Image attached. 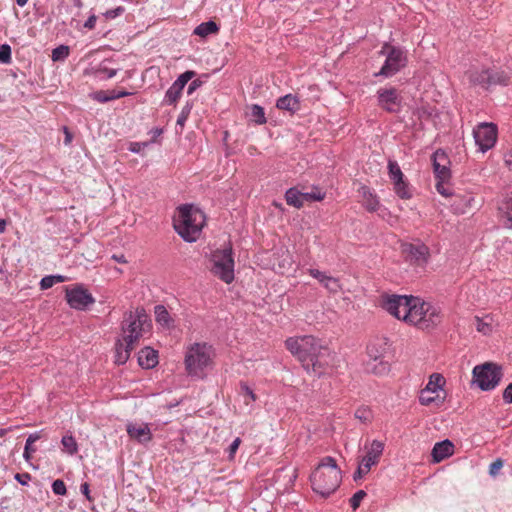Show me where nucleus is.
Wrapping results in <instances>:
<instances>
[{"label": "nucleus", "mask_w": 512, "mask_h": 512, "mask_svg": "<svg viewBox=\"0 0 512 512\" xmlns=\"http://www.w3.org/2000/svg\"><path fill=\"white\" fill-rule=\"evenodd\" d=\"M285 346L308 374L320 378L328 373L332 355L320 339L312 335L290 337L285 341Z\"/></svg>", "instance_id": "obj_1"}, {"label": "nucleus", "mask_w": 512, "mask_h": 512, "mask_svg": "<svg viewBox=\"0 0 512 512\" xmlns=\"http://www.w3.org/2000/svg\"><path fill=\"white\" fill-rule=\"evenodd\" d=\"M205 214L192 204L178 207V215L173 218V227L178 235L186 242H195L205 224Z\"/></svg>", "instance_id": "obj_2"}, {"label": "nucleus", "mask_w": 512, "mask_h": 512, "mask_svg": "<svg viewBox=\"0 0 512 512\" xmlns=\"http://www.w3.org/2000/svg\"><path fill=\"white\" fill-rule=\"evenodd\" d=\"M465 77L472 87L489 90L493 86H508L512 82V73L502 67H472L465 72Z\"/></svg>", "instance_id": "obj_3"}, {"label": "nucleus", "mask_w": 512, "mask_h": 512, "mask_svg": "<svg viewBox=\"0 0 512 512\" xmlns=\"http://www.w3.org/2000/svg\"><path fill=\"white\" fill-rule=\"evenodd\" d=\"M146 326L150 327V320L143 308H137L135 312H129L125 315L122 322V331L124 333L123 341L129 346L134 345L143 336Z\"/></svg>", "instance_id": "obj_4"}, {"label": "nucleus", "mask_w": 512, "mask_h": 512, "mask_svg": "<svg viewBox=\"0 0 512 512\" xmlns=\"http://www.w3.org/2000/svg\"><path fill=\"white\" fill-rule=\"evenodd\" d=\"M210 346L206 343H194L185 355V368L192 377L203 378L204 370L211 363Z\"/></svg>", "instance_id": "obj_5"}, {"label": "nucleus", "mask_w": 512, "mask_h": 512, "mask_svg": "<svg viewBox=\"0 0 512 512\" xmlns=\"http://www.w3.org/2000/svg\"><path fill=\"white\" fill-rule=\"evenodd\" d=\"M379 53L386 55V59L381 69L374 73V77L382 76L384 78H390L407 65L408 59L406 52L399 46L385 43Z\"/></svg>", "instance_id": "obj_6"}, {"label": "nucleus", "mask_w": 512, "mask_h": 512, "mask_svg": "<svg viewBox=\"0 0 512 512\" xmlns=\"http://www.w3.org/2000/svg\"><path fill=\"white\" fill-rule=\"evenodd\" d=\"M342 480L341 470L321 471L314 470L310 475L312 490L322 498L330 497L340 486Z\"/></svg>", "instance_id": "obj_7"}, {"label": "nucleus", "mask_w": 512, "mask_h": 512, "mask_svg": "<svg viewBox=\"0 0 512 512\" xmlns=\"http://www.w3.org/2000/svg\"><path fill=\"white\" fill-rule=\"evenodd\" d=\"M473 383H475L482 391H490L495 389L502 377V367L493 362H485L473 368Z\"/></svg>", "instance_id": "obj_8"}, {"label": "nucleus", "mask_w": 512, "mask_h": 512, "mask_svg": "<svg viewBox=\"0 0 512 512\" xmlns=\"http://www.w3.org/2000/svg\"><path fill=\"white\" fill-rule=\"evenodd\" d=\"M210 271L226 284L234 280V258L231 247L216 250L211 255Z\"/></svg>", "instance_id": "obj_9"}, {"label": "nucleus", "mask_w": 512, "mask_h": 512, "mask_svg": "<svg viewBox=\"0 0 512 512\" xmlns=\"http://www.w3.org/2000/svg\"><path fill=\"white\" fill-rule=\"evenodd\" d=\"M65 298L68 305L75 310H86L95 302L93 295L82 284L73 288H65Z\"/></svg>", "instance_id": "obj_10"}, {"label": "nucleus", "mask_w": 512, "mask_h": 512, "mask_svg": "<svg viewBox=\"0 0 512 512\" xmlns=\"http://www.w3.org/2000/svg\"><path fill=\"white\" fill-rule=\"evenodd\" d=\"M383 450V442L379 440L372 441L370 449L368 450L367 454L363 457L362 461L358 465L357 470L353 474L354 481L362 479L363 476L370 471L371 467L379 462V458L382 455Z\"/></svg>", "instance_id": "obj_11"}, {"label": "nucleus", "mask_w": 512, "mask_h": 512, "mask_svg": "<svg viewBox=\"0 0 512 512\" xmlns=\"http://www.w3.org/2000/svg\"><path fill=\"white\" fill-rule=\"evenodd\" d=\"M473 136L479 150L481 152H486L496 143L497 126L493 123H480L476 128H474Z\"/></svg>", "instance_id": "obj_12"}, {"label": "nucleus", "mask_w": 512, "mask_h": 512, "mask_svg": "<svg viewBox=\"0 0 512 512\" xmlns=\"http://www.w3.org/2000/svg\"><path fill=\"white\" fill-rule=\"evenodd\" d=\"M402 252L406 259L417 266H424L430 258V249L424 243H404L402 244Z\"/></svg>", "instance_id": "obj_13"}, {"label": "nucleus", "mask_w": 512, "mask_h": 512, "mask_svg": "<svg viewBox=\"0 0 512 512\" xmlns=\"http://www.w3.org/2000/svg\"><path fill=\"white\" fill-rule=\"evenodd\" d=\"M401 100V96L394 87L381 88L377 91L378 105L389 113H396L399 111Z\"/></svg>", "instance_id": "obj_14"}, {"label": "nucleus", "mask_w": 512, "mask_h": 512, "mask_svg": "<svg viewBox=\"0 0 512 512\" xmlns=\"http://www.w3.org/2000/svg\"><path fill=\"white\" fill-rule=\"evenodd\" d=\"M450 159L443 149L436 150L432 155V165L436 179L450 180Z\"/></svg>", "instance_id": "obj_15"}, {"label": "nucleus", "mask_w": 512, "mask_h": 512, "mask_svg": "<svg viewBox=\"0 0 512 512\" xmlns=\"http://www.w3.org/2000/svg\"><path fill=\"white\" fill-rule=\"evenodd\" d=\"M414 301L411 296L406 295H387L383 297L382 307L397 319H401L400 307L404 308Z\"/></svg>", "instance_id": "obj_16"}, {"label": "nucleus", "mask_w": 512, "mask_h": 512, "mask_svg": "<svg viewBox=\"0 0 512 512\" xmlns=\"http://www.w3.org/2000/svg\"><path fill=\"white\" fill-rule=\"evenodd\" d=\"M415 301H411L408 305L406 315L403 316V321L409 324H413L420 328L421 321L425 318V308L427 302L421 301L420 298L411 296Z\"/></svg>", "instance_id": "obj_17"}, {"label": "nucleus", "mask_w": 512, "mask_h": 512, "mask_svg": "<svg viewBox=\"0 0 512 512\" xmlns=\"http://www.w3.org/2000/svg\"><path fill=\"white\" fill-rule=\"evenodd\" d=\"M454 453V445L448 440L437 442L431 452L432 462L439 463Z\"/></svg>", "instance_id": "obj_18"}, {"label": "nucleus", "mask_w": 512, "mask_h": 512, "mask_svg": "<svg viewBox=\"0 0 512 512\" xmlns=\"http://www.w3.org/2000/svg\"><path fill=\"white\" fill-rule=\"evenodd\" d=\"M425 308V318L421 321L420 329H430L437 326L441 320V310L439 307L427 303Z\"/></svg>", "instance_id": "obj_19"}, {"label": "nucleus", "mask_w": 512, "mask_h": 512, "mask_svg": "<svg viewBox=\"0 0 512 512\" xmlns=\"http://www.w3.org/2000/svg\"><path fill=\"white\" fill-rule=\"evenodd\" d=\"M138 364L143 369H152L158 364V351L146 346L138 352Z\"/></svg>", "instance_id": "obj_20"}, {"label": "nucleus", "mask_w": 512, "mask_h": 512, "mask_svg": "<svg viewBox=\"0 0 512 512\" xmlns=\"http://www.w3.org/2000/svg\"><path fill=\"white\" fill-rule=\"evenodd\" d=\"M127 433L132 438L140 443H146L151 441L152 434L147 424L137 426L136 424H127Z\"/></svg>", "instance_id": "obj_21"}, {"label": "nucleus", "mask_w": 512, "mask_h": 512, "mask_svg": "<svg viewBox=\"0 0 512 512\" xmlns=\"http://www.w3.org/2000/svg\"><path fill=\"white\" fill-rule=\"evenodd\" d=\"M276 107L280 110L295 113L300 109V101L296 95L287 94L277 100Z\"/></svg>", "instance_id": "obj_22"}, {"label": "nucleus", "mask_w": 512, "mask_h": 512, "mask_svg": "<svg viewBox=\"0 0 512 512\" xmlns=\"http://www.w3.org/2000/svg\"><path fill=\"white\" fill-rule=\"evenodd\" d=\"M134 345L129 346L128 343H123L118 339L115 343V363L118 365L125 364L130 357Z\"/></svg>", "instance_id": "obj_23"}, {"label": "nucleus", "mask_w": 512, "mask_h": 512, "mask_svg": "<svg viewBox=\"0 0 512 512\" xmlns=\"http://www.w3.org/2000/svg\"><path fill=\"white\" fill-rule=\"evenodd\" d=\"M155 321L165 328H170L174 324V320L171 318L168 310L164 305H156L154 307Z\"/></svg>", "instance_id": "obj_24"}, {"label": "nucleus", "mask_w": 512, "mask_h": 512, "mask_svg": "<svg viewBox=\"0 0 512 512\" xmlns=\"http://www.w3.org/2000/svg\"><path fill=\"white\" fill-rule=\"evenodd\" d=\"M285 200L288 205L300 209L304 206L303 192L291 187L285 192Z\"/></svg>", "instance_id": "obj_25"}, {"label": "nucleus", "mask_w": 512, "mask_h": 512, "mask_svg": "<svg viewBox=\"0 0 512 512\" xmlns=\"http://www.w3.org/2000/svg\"><path fill=\"white\" fill-rule=\"evenodd\" d=\"M219 31V26L215 21L209 20L206 22H202L194 29V34L200 37H207L211 34L217 33Z\"/></svg>", "instance_id": "obj_26"}, {"label": "nucleus", "mask_w": 512, "mask_h": 512, "mask_svg": "<svg viewBox=\"0 0 512 512\" xmlns=\"http://www.w3.org/2000/svg\"><path fill=\"white\" fill-rule=\"evenodd\" d=\"M444 384H445L444 377L439 373H433L429 377V381H428L427 385L425 386L424 390L430 391V393H436L442 389Z\"/></svg>", "instance_id": "obj_27"}, {"label": "nucleus", "mask_w": 512, "mask_h": 512, "mask_svg": "<svg viewBox=\"0 0 512 512\" xmlns=\"http://www.w3.org/2000/svg\"><path fill=\"white\" fill-rule=\"evenodd\" d=\"M393 185L395 193L401 199H410L412 197L409 183L405 181V179H402L399 182H394Z\"/></svg>", "instance_id": "obj_28"}, {"label": "nucleus", "mask_w": 512, "mask_h": 512, "mask_svg": "<svg viewBox=\"0 0 512 512\" xmlns=\"http://www.w3.org/2000/svg\"><path fill=\"white\" fill-rule=\"evenodd\" d=\"M432 393L430 391H426L424 389L421 390L419 395V402L423 406H429L432 403H436L438 406L444 402V397H440L439 395L431 396Z\"/></svg>", "instance_id": "obj_29"}, {"label": "nucleus", "mask_w": 512, "mask_h": 512, "mask_svg": "<svg viewBox=\"0 0 512 512\" xmlns=\"http://www.w3.org/2000/svg\"><path fill=\"white\" fill-rule=\"evenodd\" d=\"M61 444L64 451L69 455H75L78 452V444L72 434L63 436L61 439Z\"/></svg>", "instance_id": "obj_30"}, {"label": "nucleus", "mask_w": 512, "mask_h": 512, "mask_svg": "<svg viewBox=\"0 0 512 512\" xmlns=\"http://www.w3.org/2000/svg\"><path fill=\"white\" fill-rule=\"evenodd\" d=\"M181 95L182 90H180L179 88H175V85L172 84L165 93L163 103L167 105H175L178 99L181 97Z\"/></svg>", "instance_id": "obj_31"}, {"label": "nucleus", "mask_w": 512, "mask_h": 512, "mask_svg": "<svg viewBox=\"0 0 512 512\" xmlns=\"http://www.w3.org/2000/svg\"><path fill=\"white\" fill-rule=\"evenodd\" d=\"M388 173L393 183L404 179V174L402 173L400 166L395 160L390 159L388 161Z\"/></svg>", "instance_id": "obj_32"}, {"label": "nucleus", "mask_w": 512, "mask_h": 512, "mask_svg": "<svg viewBox=\"0 0 512 512\" xmlns=\"http://www.w3.org/2000/svg\"><path fill=\"white\" fill-rule=\"evenodd\" d=\"M364 190V198H365V207L368 211L374 212L379 207V201L375 195H373L366 187H363Z\"/></svg>", "instance_id": "obj_33"}, {"label": "nucleus", "mask_w": 512, "mask_h": 512, "mask_svg": "<svg viewBox=\"0 0 512 512\" xmlns=\"http://www.w3.org/2000/svg\"><path fill=\"white\" fill-rule=\"evenodd\" d=\"M315 470L321 471H329V470H340V468L337 465L336 460L331 456H325L321 459L318 466L315 468Z\"/></svg>", "instance_id": "obj_34"}, {"label": "nucleus", "mask_w": 512, "mask_h": 512, "mask_svg": "<svg viewBox=\"0 0 512 512\" xmlns=\"http://www.w3.org/2000/svg\"><path fill=\"white\" fill-rule=\"evenodd\" d=\"M196 76V72L193 70H187L180 74L178 78L173 82L175 88H179L183 91L186 84Z\"/></svg>", "instance_id": "obj_35"}, {"label": "nucleus", "mask_w": 512, "mask_h": 512, "mask_svg": "<svg viewBox=\"0 0 512 512\" xmlns=\"http://www.w3.org/2000/svg\"><path fill=\"white\" fill-rule=\"evenodd\" d=\"M251 117H252V120L258 125L265 124L267 121L266 117H265L264 108L258 104L252 105Z\"/></svg>", "instance_id": "obj_36"}, {"label": "nucleus", "mask_w": 512, "mask_h": 512, "mask_svg": "<svg viewBox=\"0 0 512 512\" xmlns=\"http://www.w3.org/2000/svg\"><path fill=\"white\" fill-rule=\"evenodd\" d=\"M193 108V102L192 101H187L185 103V105L183 106L178 118H177V121H176V126H180L181 127V130L183 129V127L185 126V123L191 113V110Z\"/></svg>", "instance_id": "obj_37"}, {"label": "nucleus", "mask_w": 512, "mask_h": 512, "mask_svg": "<svg viewBox=\"0 0 512 512\" xmlns=\"http://www.w3.org/2000/svg\"><path fill=\"white\" fill-rule=\"evenodd\" d=\"M70 53V48L67 45H59L52 50L51 58L54 62L64 61Z\"/></svg>", "instance_id": "obj_38"}, {"label": "nucleus", "mask_w": 512, "mask_h": 512, "mask_svg": "<svg viewBox=\"0 0 512 512\" xmlns=\"http://www.w3.org/2000/svg\"><path fill=\"white\" fill-rule=\"evenodd\" d=\"M329 292H332V293H337L340 289H341V286H340V283H339V280L332 277V276H328L325 280L321 281L320 282Z\"/></svg>", "instance_id": "obj_39"}, {"label": "nucleus", "mask_w": 512, "mask_h": 512, "mask_svg": "<svg viewBox=\"0 0 512 512\" xmlns=\"http://www.w3.org/2000/svg\"><path fill=\"white\" fill-rule=\"evenodd\" d=\"M355 418L359 419L363 423L370 422L372 419V412L368 407H359L355 411Z\"/></svg>", "instance_id": "obj_40"}, {"label": "nucleus", "mask_w": 512, "mask_h": 512, "mask_svg": "<svg viewBox=\"0 0 512 512\" xmlns=\"http://www.w3.org/2000/svg\"><path fill=\"white\" fill-rule=\"evenodd\" d=\"M12 51L11 47L8 44H1L0 45V63L2 64H9L12 60Z\"/></svg>", "instance_id": "obj_41"}, {"label": "nucleus", "mask_w": 512, "mask_h": 512, "mask_svg": "<svg viewBox=\"0 0 512 512\" xmlns=\"http://www.w3.org/2000/svg\"><path fill=\"white\" fill-rule=\"evenodd\" d=\"M475 326L476 330L484 335H488L492 332L491 325L478 316H475Z\"/></svg>", "instance_id": "obj_42"}, {"label": "nucleus", "mask_w": 512, "mask_h": 512, "mask_svg": "<svg viewBox=\"0 0 512 512\" xmlns=\"http://www.w3.org/2000/svg\"><path fill=\"white\" fill-rule=\"evenodd\" d=\"M448 181L449 180L437 179V183L435 185L437 192L444 197H451L453 195V192L451 191V189L446 186Z\"/></svg>", "instance_id": "obj_43"}, {"label": "nucleus", "mask_w": 512, "mask_h": 512, "mask_svg": "<svg viewBox=\"0 0 512 512\" xmlns=\"http://www.w3.org/2000/svg\"><path fill=\"white\" fill-rule=\"evenodd\" d=\"M366 492L364 490H358L354 495L350 498L349 503L353 510H356L361 501L365 498Z\"/></svg>", "instance_id": "obj_44"}, {"label": "nucleus", "mask_w": 512, "mask_h": 512, "mask_svg": "<svg viewBox=\"0 0 512 512\" xmlns=\"http://www.w3.org/2000/svg\"><path fill=\"white\" fill-rule=\"evenodd\" d=\"M52 491L55 495L64 496L67 493L64 481L61 479H56L55 481H53Z\"/></svg>", "instance_id": "obj_45"}, {"label": "nucleus", "mask_w": 512, "mask_h": 512, "mask_svg": "<svg viewBox=\"0 0 512 512\" xmlns=\"http://www.w3.org/2000/svg\"><path fill=\"white\" fill-rule=\"evenodd\" d=\"M90 97L100 103H106L108 101H111V98H109V91L104 90H98L90 94Z\"/></svg>", "instance_id": "obj_46"}, {"label": "nucleus", "mask_w": 512, "mask_h": 512, "mask_svg": "<svg viewBox=\"0 0 512 512\" xmlns=\"http://www.w3.org/2000/svg\"><path fill=\"white\" fill-rule=\"evenodd\" d=\"M503 465L504 461L501 458H497L496 460H494L489 466L490 476L495 477L498 474L499 470L503 467Z\"/></svg>", "instance_id": "obj_47"}, {"label": "nucleus", "mask_w": 512, "mask_h": 512, "mask_svg": "<svg viewBox=\"0 0 512 512\" xmlns=\"http://www.w3.org/2000/svg\"><path fill=\"white\" fill-rule=\"evenodd\" d=\"M324 198V194L321 192H306L303 193V200L304 202H311V201H321Z\"/></svg>", "instance_id": "obj_48"}, {"label": "nucleus", "mask_w": 512, "mask_h": 512, "mask_svg": "<svg viewBox=\"0 0 512 512\" xmlns=\"http://www.w3.org/2000/svg\"><path fill=\"white\" fill-rule=\"evenodd\" d=\"M124 12H125V8L123 6H118V7L114 8V9L107 10L104 13V16L107 19H114V18L122 15Z\"/></svg>", "instance_id": "obj_49"}, {"label": "nucleus", "mask_w": 512, "mask_h": 512, "mask_svg": "<svg viewBox=\"0 0 512 512\" xmlns=\"http://www.w3.org/2000/svg\"><path fill=\"white\" fill-rule=\"evenodd\" d=\"M31 475L27 472L25 473H16L14 475V479L20 484V485H23V486H26L28 485L29 481L31 480Z\"/></svg>", "instance_id": "obj_50"}, {"label": "nucleus", "mask_w": 512, "mask_h": 512, "mask_svg": "<svg viewBox=\"0 0 512 512\" xmlns=\"http://www.w3.org/2000/svg\"><path fill=\"white\" fill-rule=\"evenodd\" d=\"M133 93L132 92H128L126 90H110L109 91V98H111V100H115V99H119V98H122V97H126V96H130L132 95Z\"/></svg>", "instance_id": "obj_51"}, {"label": "nucleus", "mask_w": 512, "mask_h": 512, "mask_svg": "<svg viewBox=\"0 0 512 512\" xmlns=\"http://www.w3.org/2000/svg\"><path fill=\"white\" fill-rule=\"evenodd\" d=\"M241 392L250 398L251 401L256 400V395L253 390L247 385V383L241 382L240 384Z\"/></svg>", "instance_id": "obj_52"}, {"label": "nucleus", "mask_w": 512, "mask_h": 512, "mask_svg": "<svg viewBox=\"0 0 512 512\" xmlns=\"http://www.w3.org/2000/svg\"><path fill=\"white\" fill-rule=\"evenodd\" d=\"M54 285L53 278L51 275H47L43 277L40 281V289L41 290H47L51 288Z\"/></svg>", "instance_id": "obj_53"}, {"label": "nucleus", "mask_w": 512, "mask_h": 512, "mask_svg": "<svg viewBox=\"0 0 512 512\" xmlns=\"http://www.w3.org/2000/svg\"><path fill=\"white\" fill-rule=\"evenodd\" d=\"M241 443V439L239 437H237L236 439L233 440V442L229 445L228 447V452H229V458L232 459L236 453V451L238 450L239 448V445Z\"/></svg>", "instance_id": "obj_54"}, {"label": "nucleus", "mask_w": 512, "mask_h": 512, "mask_svg": "<svg viewBox=\"0 0 512 512\" xmlns=\"http://www.w3.org/2000/svg\"><path fill=\"white\" fill-rule=\"evenodd\" d=\"M203 85V81L200 80V79H194L190 82L189 86H188V89H187V94L188 95H191L193 94L198 88H200L201 86Z\"/></svg>", "instance_id": "obj_55"}, {"label": "nucleus", "mask_w": 512, "mask_h": 512, "mask_svg": "<svg viewBox=\"0 0 512 512\" xmlns=\"http://www.w3.org/2000/svg\"><path fill=\"white\" fill-rule=\"evenodd\" d=\"M36 451V448L33 447V444H29L27 441L24 447L23 457L26 461H29L32 458V454Z\"/></svg>", "instance_id": "obj_56"}, {"label": "nucleus", "mask_w": 512, "mask_h": 512, "mask_svg": "<svg viewBox=\"0 0 512 512\" xmlns=\"http://www.w3.org/2000/svg\"><path fill=\"white\" fill-rule=\"evenodd\" d=\"M309 274L319 282L325 280L328 277V275L318 269H309Z\"/></svg>", "instance_id": "obj_57"}, {"label": "nucleus", "mask_w": 512, "mask_h": 512, "mask_svg": "<svg viewBox=\"0 0 512 512\" xmlns=\"http://www.w3.org/2000/svg\"><path fill=\"white\" fill-rule=\"evenodd\" d=\"M503 400L505 403H512V382L504 389Z\"/></svg>", "instance_id": "obj_58"}, {"label": "nucleus", "mask_w": 512, "mask_h": 512, "mask_svg": "<svg viewBox=\"0 0 512 512\" xmlns=\"http://www.w3.org/2000/svg\"><path fill=\"white\" fill-rule=\"evenodd\" d=\"M80 491H81V493L85 496V498L88 501H92L93 500V498L90 495V485H89V483H87V482L82 483L81 486H80Z\"/></svg>", "instance_id": "obj_59"}, {"label": "nucleus", "mask_w": 512, "mask_h": 512, "mask_svg": "<svg viewBox=\"0 0 512 512\" xmlns=\"http://www.w3.org/2000/svg\"><path fill=\"white\" fill-rule=\"evenodd\" d=\"M98 73H103V74H105L106 78L110 79V78H113L117 74V69H110V68H107V67H101L98 70Z\"/></svg>", "instance_id": "obj_60"}, {"label": "nucleus", "mask_w": 512, "mask_h": 512, "mask_svg": "<svg viewBox=\"0 0 512 512\" xmlns=\"http://www.w3.org/2000/svg\"><path fill=\"white\" fill-rule=\"evenodd\" d=\"M96 21H97V17L96 15L92 14L88 17V19L85 21L84 23V27L87 28V29H94L95 28V24H96Z\"/></svg>", "instance_id": "obj_61"}, {"label": "nucleus", "mask_w": 512, "mask_h": 512, "mask_svg": "<svg viewBox=\"0 0 512 512\" xmlns=\"http://www.w3.org/2000/svg\"><path fill=\"white\" fill-rule=\"evenodd\" d=\"M41 432L42 431H37V432H34V433L30 434L28 436V438L26 439V441L29 444H33L34 442H36L37 440H39L41 438Z\"/></svg>", "instance_id": "obj_62"}, {"label": "nucleus", "mask_w": 512, "mask_h": 512, "mask_svg": "<svg viewBox=\"0 0 512 512\" xmlns=\"http://www.w3.org/2000/svg\"><path fill=\"white\" fill-rule=\"evenodd\" d=\"M51 277L53 278L54 285L56 283H63L68 280V278L64 275H51Z\"/></svg>", "instance_id": "obj_63"}, {"label": "nucleus", "mask_w": 512, "mask_h": 512, "mask_svg": "<svg viewBox=\"0 0 512 512\" xmlns=\"http://www.w3.org/2000/svg\"><path fill=\"white\" fill-rule=\"evenodd\" d=\"M505 163L510 169H512V150L505 155Z\"/></svg>", "instance_id": "obj_64"}]
</instances>
